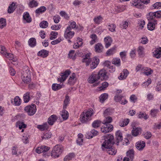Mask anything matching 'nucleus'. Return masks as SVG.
<instances>
[{"instance_id": "bb28decb", "label": "nucleus", "mask_w": 161, "mask_h": 161, "mask_svg": "<svg viewBox=\"0 0 161 161\" xmlns=\"http://www.w3.org/2000/svg\"><path fill=\"white\" fill-rule=\"evenodd\" d=\"M154 23L149 22L147 25V28L148 30L152 31L154 29L155 27V24H157V20H154Z\"/></svg>"}, {"instance_id": "c85d7f7f", "label": "nucleus", "mask_w": 161, "mask_h": 161, "mask_svg": "<svg viewBox=\"0 0 161 161\" xmlns=\"http://www.w3.org/2000/svg\"><path fill=\"white\" fill-rule=\"evenodd\" d=\"M64 86V85L63 84L61 85L57 84H53L52 86V88L53 90L56 91L58 90Z\"/></svg>"}, {"instance_id": "f704fd0d", "label": "nucleus", "mask_w": 161, "mask_h": 161, "mask_svg": "<svg viewBox=\"0 0 161 161\" xmlns=\"http://www.w3.org/2000/svg\"><path fill=\"white\" fill-rule=\"evenodd\" d=\"M126 9L125 5H120L116 6L115 9V10L118 12H120L123 11Z\"/></svg>"}, {"instance_id": "4468645a", "label": "nucleus", "mask_w": 161, "mask_h": 161, "mask_svg": "<svg viewBox=\"0 0 161 161\" xmlns=\"http://www.w3.org/2000/svg\"><path fill=\"white\" fill-rule=\"evenodd\" d=\"M104 41L105 44V47L107 48L111 46L112 39L110 36H108L104 38Z\"/></svg>"}, {"instance_id": "37998d69", "label": "nucleus", "mask_w": 161, "mask_h": 161, "mask_svg": "<svg viewBox=\"0 0 161 161\" xmlns=\"http://www.w3.org/2000/svg\"><path fill=\"white\" fill-rule=\"evenodd\" d=\"M38 5V3L36 1L32 0L28 4V5L30 8H33L36 7Z\"/></svg>"}, {"instance_id": "c9c22d12", "label": "nucleus", "mask_w": 161, "mask_h": 161, "mask_svg": "<svg viewBox=\"0 0 161 161\" xmlns=\"http://www.w3.org/2000/svg\"><path fill=\"white\" fill-rule=\"evenodd\" d=\"M101 122L98 120H95L92 124V127L95 128L99 127L101 125Z\"/></svg>"}, {"instance_id": "1a4fd4ad", "label": "nucleus", "mask_w": 161, "mask_h": 161, "mask_svg": "<svg viewBox=\"0 0 161 161\" xmlns=\"http://www.w3.org/2000/svg\"><path fill=\"white\" fill-rule=\"evenodd\" d=\"M91 53H87L83 56V58L82 61V62H85L86 66L89 65L91 62L92 61V59L90 58V55Z\"/></svg>"}, {"instance_id": "20e7f679", "label": "nucleus", "mask_w": 161, "mask_h": 161, "mask_svg": "<svg viewBox=\"0 0 161 161\" xmlns=\"http://www.w3.org/2000/svg\"><path fill=\"white\" fill-rule=\"evenodd\" d=\"M64 150L63 147L61 145H55L52 150L51 156L53 158H56L59 157Z\"/></svg>"}, {"instance_id": "6ab92c4d", "label": "nucleus", "mask_w": 161, "mask_h": 161, "mask_svg": "<svg viewBox=\"0 0 161 161\" xmlns=\"http://www.w3.org/2000/svg\"><path fill=\"white\" fill-rule=\"evenodd\" d=\"M105 149H107V153L110 155H115L117 152L116 150L115 149L114 147H113V146L111 147H109L108 148H104V150Z\"/></svg>"}, {"instance_id": "b1692460", "label": "nucleus", "mask_w": 161, "mask_h": 161, "mask_svg": "<svg viewBox=\"0 0 161 161\" xmlns=\"http://www.w3.org/2000/svg\"><path fill=\"white\" fill-rule=\"evenodd\" d=\"M141 3V0H133L132 3L133 6H135L136 7L140 8H142V5Z\"/></svg>"}, {"instance_id": "09e8293b", "label": "nucleus", "mask_w": 161, "mask_h": 161, "mask_svg": "<svg viewBox=\"0 0 161 161\" xmlns=\"http://www.w3.org/2000/svg\"><path fill=\"white\" fill-rule=\"evenodd\" d=\"M74 157V154L71 153L69 154L68 155L65 157L64 158V161H69L71 160Z\"/></svg>"}, {"instance_id": "0e129e2a", "label": "nucleus", "mask_w": 161, "mask_h": 161, "mask_svg": "<svg viewBox=\"0 0 161 161\" xmlns=\"http://www.w3.org/2000/svg\"><path fill=\"white\" fill-rule=\"evenodd\" d=\"M0 52L5 56L6 55V53L7 52H6V49L4 46H0Z\"/></svg>"}, {"instance_id": "5701e85b", "label": "nucleus", "mask_w": 161, "mask_h": 161, "mask_svg": "<svg viewBox=\"0 0 161 161\" xmlns=\"http://www.w3.org/2000/svg\"><path fill=\"white\" fill-rule=\"evenodd\" d=\"M94 59H95L94 61L90 64V68L92 69L95 68L99 62V59L96 57H94Z\"/></svg>"}, {"instance_id": "a19ab883", "label": "nucleus", "mask_w": 161, "mask_h": 161, "mask_svg": "<svg viewBox=\"0 0 161 161\" xmlns=\"http://www.w3.org/2000/svg\"><path fill=\"white\" fill-rule=\"evenodd\" d=\"M22 79L24 83L28 84L31 81V77L22 76Z\"/></svg>"}, {"instance_id": "c756f323", "label": "nucleus", "mask_w": 161, "mask_h": 161, "mask_svg": "<svg viewBox=\"0 0 161 161\" xmlns=\"http://www.w3.org/2000/svg\"><path fill=\"white\" fill-rule=\"evenodd\" d=\"M37 127L41 131H43L48 128V126L47 123H45L42 125H38Z\"/></svg>"}, {"instance_id": "412c9836", "label": "nucleus", "mask_w": 161, "mask_h": 161, "mask_svg": "<svg viewBox=\"0 0 161 161\" xmlns=\"http://www.w3.org/2000/svg\"><path fill=\"white\" fill-rule=\"evenodd\" d=\"M141 130L140 128L134 127L131 131L132 135L135 136H137L141 132Z\"/></svg>"}, {"instance_id": "bf43d9fd", "label": "nucleus", "mask_w": 161, "mask_h": 161, "mask_svg": "<svg viewBox=\"0 0 161 161\" xmlns=\"http://www.w3.org/2000/svg\"><path fill=\"white\" fill-rule=\"evenodd\" d=\"M123 96L118 94H116L114 97V100L116 102H120Z\"/></svg>"}, {"instance_id": "423d86ee", "label": "nucleus", "mask_w": 161, "mask_h": 161, "mask_svg": "<svg viewBox=\"0 0 161 161\" xmlns=\"http://www.w3.org/2000/svg\"><path fill=\"white\" fill-rule=\"evenodd\" d=\"M71 28L70 26H69L67 27L65 30L64 33V37L66 39H69L71 38L74 36L75 33L74 31H71Z\"/></svg>"}, {"instance_id": "774afa93", "label": "nucleus", "mask_w": 161, "mask_h": 161, "mask_svg": "<svg viewBox=\"0 0 161 161\" xmlns=\"http://www.w3.org/2000/svg\"><path fill=\"white\" fill-rule=\"evenodd\" d=\"M53 19L55 23H58L59 22L60 18L59 16L57 15L53 17Z\"/></svg>"}, {"instance_id": "6e6552de", "label": "nucleus", "mask_w": 161, "mask_h": 161, "mask_svg": "<svg viewBox=\"0 0 161 161\" xmlns=\"http://www.w3.org/2000/svg\"><path fill=\"white\" fill-rule=\"evenodd\" d=\"M70 73V71L69 69H67L64 73H61L60 75L61 77L58 78V80L61 82L64 81Z\"/></svg>"}, {"instance_id": "ea45409f", "label": "nucleus", "mask_w": 161, "mask_h": 161, "mask_svg": "<svg viewBox=\"0 0 161 161\" xmlns=\"http://www.w3.org/2000/svg\"><path fill=\"white\" fill-rule=\"evenodd\" d=\"M69 97L68 95H66L64 101L63 109H65L66 108L67 106L69 103Z\"/></svg>"}, {"instance_id": "69168bd1", "label": "nucleus", "mask_w": 161, "mask_h": 161, "mask_svg": "<svg viewBox=\"0 0 161 161\" xmlns=\"http://www.w3.org/2000/svg\"><path fill=\"white\" fill-rule=\"evenodd\" d=\"M158 111V109H152L150 113L151 116L153 117H155Z\"/></svg>"}, {"instance_id": "58836bf2", "label": "nucleus", "mask_w": 161, "mask_h": 161, "mask_svg": "<svg viewBox=\"0 0 161 161\" xmlns=\"http://www.w3.org/2000/svg\"><path fill=\"white\" fill-rule=\"evenodd\" d=\"M14 102L15 106H19L21 104V100L18 96H16L14 98Z\"/></svg>"}, {"instance_id": "de8ad7c7", "label": "nucleus", "mask_w": 161, "mask_h": 161, "mask_svg": "<svg viewBox=\"0 0 161 161\" xmlns=\"http://www.w3.org/2000/svg\"><path fill=\"white\" fill-rule=\"evenodd\" d=\"M138 117L140 119L143 118L145 120L148 119V117L147 114L145 113L142 112H140L139 114H138Z\"/></svg>"}, {"instance_id": "9d476101", "label": "nucleus", "mask_w": 161, "mask_h": 161, "mask_svg": "<svg viewBox=\"0 0 161 161\" xmlns=\"http://www.w3.org/2000/svg\"><path fill=\"white\" fill-rule=\"evenodd\" d=\"M58 118L55 115H51L48 119L47 121L48 124L51 125H53Z\"/></svg>"}, {"instance_id": "338daca9", "label": "nucleus", "mask_w": 161, "mask_h": 161, "mask_svg": "<svg viewBox=\"0 0 161 161\" xmlns=\"http://www.w3.org/2000/svg\"><path fill=\"white\" fill-rule=\"evenodd\" d=\"M128 25V23L126 21L123 22L122 25H120V27L123 29H126Z\"/></svg>"}, {"instance_id": "cd10ccee", "label": "nucleus", "mask_w": 161, "mask_h": 161, "mask_svg": "<svg viewBox=\"0 0 161 161\" xmlns=\"http://www.w3.org/2000/svg\"><path fill=\"white\" fill-rule=\"evenodd\" d=\"M127 156L129 157V159L132 160L134 158V151L133 149H131L128 151L126 152Z\"/></svg>"}, {"instance_id": "f8f14e48", "label": "nucleus", "mask_w": 161, "mask_h": 161, "mask_svg": "<svg viewBox=\"0 0 161 161\" xmlns=\"http://www.w3.org/2000/svg\"><path fill=\"white\" fill-rule=\"evenodd\" d=\"M98 133L97 131L94 129H93L90 132L87 133L86 136V138H87L88 139L91 138L93 136H97Z\"/></svg>"}, {"instance_id": "f257e3e1", "label": "nucleus", "mask_w": 161, "mask_h": 161, "mask_svg": "<svg viewBox=\"0 0 161 161\" xmlns=\"http://www.w3.org/2000/svg\"><path fill=\"white\" fill-rule=\"evenodd\" d=\"M107 72L106 70L102 69L100 70L97 74L92 73L88 79V82L90 83H93L97 81L100 78L101 79L107 80L108 76L107 75Z\"/></svg>"}, {"instance_id": "4be33fe9", "label": "nucleus", "mask_w": 161, "mask_h": 161, "mask_svg": "<svg viewBox=\"0 0 161 161\" xmlns=\"http://www.w3.org/2000/svg\"><path fill=\"white\" fill-rule=\"evenodd\" d=\"M116 46H114L109 49L106 53L107 56H110L116 53Z\"/></svg>"}, {"instance_id": "aec40b11", "label": "nucleus", "mask_w": 161, "mask_h": 161, "mask_svg": "<svg viewBox=\"0 0 161 161\" xmlns=\"http://www.w3.org/2000/svg\"><path fill=\"white\" fill-rule=\"evenodd\" d=\"M153 56L156 58H159L161 57V47L157 48L153 52Z\"/></svg>"}, {"instance_id": "5fc2aeb1", "label": "nucleus", "mask_w": 161, "mask_h": 161, "mask_svg": "<svg viewBox=\"0 0 161 161\" xmlns=\"http://www.w3.org/2000/svg\"><path fill=\"white\" fill-rule=\"evenodd\" d=\"M48 24L47 22L46 21H43L40 23L39 25L41 27L45 28L48 26Z\"/></svg>"}, {"instance_id": "a878e982", "label": "nucleus", "mask_w": 161, "mask_h": 161, "mask_svg": "<svg viewBox=\"0 0 161 161\" xmlns=\"http://www.w3.org/2000/svg\"><path fill=\"white\" fill-rule=\"evenodd\" d=\"M15 3L13 2L8 7V12L9 14L13 13L16 7H15Z\"/></svg>"}, {"instance_id": "dca6fc26", "label": "nucleus", "mask_w": 161, "mask_h": 161, "mask_svg": "<svg viewBox=\"0 0 161 161\" xmlns=\"http://www.w3.org/2000/svg\"><path fill=\"white\" fill-rule=\"evenodd\" d=\"M49 51L47 50L43 49L38 52L37 55L43 58L47 57L48 55Z\"/></svg>"}, {"instance_id": "2f4dec72", "label": "nucleus", "mask_w": 161, "mask_h": 161, "mask_svg": "<svg viewBox=\"0 0 161 161\" xmlns=\"http://www.w3.org/2000/svg\"><path fill=\"white\" fill-rule=\"evenodd\" d=\"M129 119H122L119 122V125L122 127L127 125L129 123Z\"/></svg>"}, {"instance_id": "e2e57ef3", "label": "nucleus", "mask_w": 161, "mask_h": 161, "mask_svg": "<svg viewBox=\"0 0 161 161\" xmlns=\"http://www.w3.org/2000/svg\"><path fill=\"white\" fill-rule=\"evenodd\" d=\"M153 7L154 8L160 9L161 8V3L157 2L153 5Z\"/></svg>"}, {"instance_id": "13d9d810", "label": "nucleus", "mask_w": 161, "mask_h": 161, "mask_svg": "<svg viewBox=\"0 0 161 161\" xmlns=\"http://www.w3.org/2000/svg\"><path fill=\"white\" fill-rule=\"evenodd\" d=\"M44 147H45L44 145L40 147H37L36 150V153H40L44 152V151L42 150L44 148Z\"/></svg>"}, {"instance_id": "7ed1b4c3", "label": "nucleus", "mask_w": 161, "mask_h": 161, "mask_svg": "<svg viewBox=\"0 0 161 161\" xmlns=\"http://www.w3.org/2000/svg\"><path fill=\"white\" fill-rule=\"evenodd\" d=\"M92 109H90L86 113L83 112L80 115V120L82 123H86L91 120V117L93 114Z\"/></svg>"}, {"instance_id": "052dcab7", "label": "nucleus", "mask_w": 161, "mask_h": 161, "mask_svg": "<svg viewBox=\"0 0 161 161\" xmlns=\"http://www.w3.org/2000/svg\"><path fill=\"white\" fill-rule=\"evenodd\" d=\"M75 51L74 50H71L69 51V53L68 54V57L72 58L73 60L75 59V56H73V55L75 53Z\"/></svg>"}, {"instance_id": "ddd939ff", "label": "nucleus", "mask_w": 161, "mask_h": 161, "mask_svg": "<svg viewBox=\"0 0 161 161\" xmlns=\"http://www.w3.org/2000/svg\"><path fill=\"white\" fill-rule=\"evenodd\" d=\"M116 140L117 142V145H118L119 142L123 140V137L121 132L120 131H118L116 133Z\"/></svg>"}, {"instance_id": "a18cd8bd", "label": "nucleus", "mask_w": 161, "mask_h": 161, "mask_svg": "<svg viewBox=\"0 0 161 161\" xmlns=\"http://www.w3.org/2000/svg\"><path fill=\"white\" fill-rule=\"evenodd\" d=\"M144 48L142 46H139L137 50L138 54L139 56L143 55L144 54Z\"/></svg>"}, {"instance_id": "4d7b16f0", "label": "nucleus", "mask_w": 161, "mask_h": 161, "mask_svg": "<svg viewBox=\"0 0 161 161\" xmlns=\"http://www.w3.org/2000/svg\"><path fill=\"white\" fill-rule=\"evenodd\" d=\"M119 55L122 61H125L126 58V52L125 51L120 52Z\"/></svg>"}, {"instance_id": "39448f33", "label": "nucleus", "mask_w": 161, "mask_h": 161, "mask_svg": "<svg viewBox=\"0 0 161 161\" xmlns=\"http://www.w3.org/2000/svg\"><path fill=\"white\" fill-rule=\"evenodd\" d=\"M35 104H32L26 106L24 109L25 111L30 116L33 115L36 112V109Z\"/></svg>"}, {"instance_id": "4c0bfd02", "label": "nucleus", "mask_w": 161, "mask_h": 161, "mask_svg": "<svg viewBox=\"0 0 161 161\" xmlns=\"http://www.w3.org/2000/svg\"><path fill=\"white\" fill-rule=\"evenodd\" d=\"M108 97L107 94L104 93L102 94L99 97L100 101L101 103H103Z\"/></svg>"}, {"instance_id": "72a5a7b5", "label": "nucleus", "mask_w": 161, "mask_h": 161, "mask_svg": "<svg viewBox=\"0 0 161 161\" xmlns=\"http://www.w3.org/2000/svg\"><path fill=\"white\" fill-rule=\"evenodd\" d=\"M61 115L64 120H66L68 118L69 113L65 109H64L62 111Z\"/></svg>"}, {"instance_id": "49530a36", "label": "nucleus", "mask_w": 161, "mask_h": 161, "mask_svg": "<svg viewBox=\"0 0 161 161\" xmlns=\"http://www.w3.org/2000/svg\"><path fill=\"white\" fill-rule=\"evenodd\" d=\"M112 120V118L110 116H108L105 118L103 122V124H109Z\"/></svg>"}, {"instance_id": "8fccbe9b", "label": "nucleus", "mask_w": 161, "mask_h": 161, "mask_svg": "<svg viewBox=\"0 0 161 161\" xmlns=\"http://www.w3.org/2000/svg\"><path fill=\"white\" fill-rule=\"evenodd\" d=\"M52 134L51 132H47L45 133L43 136L42 137V139H48L51 137Z\"/></svg>"}, {"instance_id": "f3484780", "label": "nucleus", "mask_w": 161, "mask_h": 161, "mask_svg": "<svg viewBox=\"0 0 161 161\" xmlns=\"http://www.w3.org/2000/svg\"><path fill=\"white\" fill-rule=\"evenodd\" d=\"M22 74V76L31 77L30 70L28 67L27 66L25 67L23 69V73Z\"/></svg>"}, {"instance_id": "f03ea898", "label": "nucleus", "mask_w": 161, "mask_h": 161, "mask_svg": "<svg viewBox=\"0 0 161 161\" xmlns=\"http://www.w3.org/2000/svg\"><path fill=\"white\" fill-rule=\"evenodd\" d=\"M103 138L102 140H104V141L101 147L103 150H104V148L111 147L114 144V137L110 134L105 135L103 136Z\"/></svg>"}, {"instance_id": "393cba45", "label": "nucleus", "mask_w": 161, "mask_h": 161, "mask_svg": "<svg viewBox=\"0 0 161 161\" xmlns=\"http://www.w3.org/2000/svg\"><path fill=\"white\" fill-rule=\"evenodd\" d=\"M24 19L26 20L27 23H30L31 21V19L28 12L24 13L23 15Z\"/></svg>"}, {"instance_id": "a211bd4d", "label": "nucleus", "mask_w": 161, "mask_h": 161, "mask_svg": "<svg viewBox=\"0 0 161 161\" xmlns=\"http://www.w3.org/2000/svg\"><path fill=\"white\" fill-rule=\"evenodd\" d=\"M103 47L102 44L100 43H98L95 46V50L96 52L100 53L103 52Z\"/></svg>"}, {"instance_id": "864d4df0", "label": "nucleus", "mask_w": 161, "mask_h": 161, "mask_svg": "<svg viewBox=\"0 0 161 161\" xmlns=\"http://www.w3.org/2000/svg\"><path fill=\"white\" fill-rule=\"evenodd\" d=\"M93 20L96 24H99L102 20V18L101 16H99L95 17Z\"/></svg>"}, {"instance_id": "6e6d98bb", "label": "nucleus", "mask_w": 161, "mask_h": 161, "mask_svg": "<svg viewBox=\"0 0 161 161\" xmlns=\"http://www.w3.org/2000/svg\"><path fill=\"white\" fill-rule=\"evenodd\" d=\"M51 36L50 37V39L51 40H53L57 38V36L58 35V33L56 31H51L50 33Z\"/></svg>"}, {"instance_id": "7c9ffc66", "label": "nucleus", "mask_w": 161, "mask_h": 161, "mask_svg": "<svg viewBox=\"0 0 161 161\" xmlns=\"http://www.w3.org/2000/svg\"><path fill=\"white\" fill-rule=\"evenodd\" d=\"M47 8L45 7L44 6H41L36 10L35 13L36 14H40L45 12Z\"/></svg>"}, {"instance_id": "e433bc0d", "label": "nucleus", "mask_w": 161, "mask_h": 161, "mask_svg": "<svg viewBox=\"0 0 161 161\" xmlns=\"http://www.w3.org/2000/svg\"><path fill=\"white\" fill-rule=\"evenodd\" d=\"M91 38L92 39V40L90 41V44L92 45L97 41V37L95 34H93L91 35Z\"/></svg>"}, {"instance_id": "680f3d73", "label": "nucleus", "mask_w": 161, "mask_h": 161, "mask_svg": "<svg viewBox=\"0 0 161 161\" xmlns=\"http://www.w3.org/2000/svg\"><path fill=\"white\" fill-rule=\"evenodd\" d=\"M113 63L117 66H120V59L119 58H115L114 60L113 61Z\"/></svg>"}, {"instance_id": "79ce46f5", "label": "nucleus", "mask_w": 161, "mask_h": 161, "mask_svg": "<svg viewBox=\"0 0 161 161\" xmlns=\"http://www.w3.org/2000/svg\"><path fill=\"white\" fill-rule=\"evenodd\" d=\"M24 101L25 103L28 102L30 100V93L26 92L23 96Z\"/></svg>"}, {"instance_id": "c03bdc74", "label": "nucleus", "mask_w": 161, "mask_h": 161, "mask_svg": "<svg viewBox=\"0 0 161 161\" xmlns=\"http://www.w3.org/2000/svg\"><path fill=\"white\" fill-rule=\"evenodd\" d=\"M6 25V19L1 18L0 19V28L3 29Z\"/></svg>"}, {"instance_id": "0eeeda50", "label": "nucleus", "mask_w": 161, "mask_h": 161, "mask_svg": "<svg viewBox=\"0 0 161 161\" xmlns=\"http://www.w3.org/2000/svg\"><path fill=\"white\" fill-rule=\"evenodd\" d=\"M104 125L101 127V131L103 133H106L111 132L113 130V125L110 124H104Z\"/></svg>"}, {"instance_id": "2eb2a0df", "label": "nucleus", "mask_w": 161, "mask_h": 161, "mask_svg": "<svg viewBox=\"0 0 161 161\" xmlns=\"http://www.w3.org/2000/svg\"><path fill=\"white\" fill-rule=\"evenodd\" d=\"M145 146V143L143 141H140L137 142L136 144V148L139 150L143 149Z\"/></svg>"}, {"instance_id": "3c124183", "label": "nucleus", "mask_w": 161, "mask_h": 161, "mask_svg": "<svg viewBox=\"0 0 161 161\" xmlns=\"http://www.w3.org/2000/svg\"><path fill=\"white\" fill-rule=\"evenodd\" d=\"M154 12H150L148 15H147V18L148 20H152L156 18Z\"/></svg>"}, {"instance_id": "603ef678", "label": "nucleus", "mask_w": 161, "mask_h": 161, "mask_svg": "<svg viewBox=\"0 0 161 161\" xmlns=\"http://www.w3.org/2000/svg\"><path fill=\"white\" fill-rule=\"evenodd\" d=\"M144 70H145L146 71L143 72V73L147 75H150L153 72V70L151 69H148L147 68H145L144 69Z\"/></svg>"}, {"instance_id": "9b49d317", "label": "nucleus", "mask_w": 161, "mask_h": 161, "mask_svg": "<svg viewBox=\"0 0 161 161\" xmlns=\"http://www.w3.org/2000/svg\"><path fill=\"white\" fill-rule=\"evenodd\" d=\"M129 74V72L126 69H124L120 73V75L118 77V78L120 80L125 79H126Z\"/></svg>"}, {"instance_id": "473e14b6", "label": "nucleus", "mask_w": 161, "mask_h": 161, "mask_svg": "<svg viewBox=\"0 0 161 161\" xmlns=\"http://www.w3.org/2000/svg\"><path fill=\"white\" fill-rule=\"evenodd\" d=\"M28 43L30 47H34L36 45V39L33 37L30 38L28 41Z\"/></svg>"}]
</instances>
